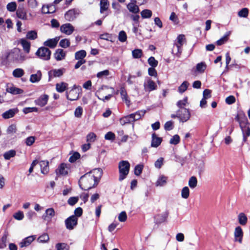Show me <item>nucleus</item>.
Instances as JSON below:
<instances>
[{
	"label": "nucleus",
	"instance_id": "47",
	"mask_svg": "<svg viewBox=\"0 0 250 250\" xmlns=\"http://www.w3.org/2000/svg\"><path fill=\"white\" fill-rule=\"evenodd\" d=\"M188 104V98L185 97L183 100L179 101L177 103V105L179 108V109L185 108L184 107V106H186Z\"/></svg>",
	"mask_w": 250,
	"mask_h": 250
},
{
	"label": "nucleus",
	"instance_id": "61",
	"mask_svg": "<svg viewBox=\"0 0 250 250\" xmlns=\"http://www.w3.org/2000/svg\"><path fill=\"white\" fill-rule=\"evenodd\" d=\"M118 219L121 222H125L127 219V215L125 211H122L118 216Z\"/></svg>",
	"mask_w": 250,
	"mask_h": 250
},
{
	"label": "nucleus",
	"instance_id": "56",
	"mask_svg": "<svg viewBox=\"0 0 250 250\" xmlns=\"http://www.w3.org/2000/svg\"><path fill=\"white\" fill-rule=\"evenodd\" d=\"M143 167L144 166L143 165H137L136 166L134 169L135 174L137 176L140 175L142 172Z\"/></svg>",
	"mask_w": 250,
	"mask_h": 250
},
{
	"label": "nucleus",
	"instance_id": "20",
	"mask_svg": "<svg viewBox=\"0 0 250 250\" xmlns=\"http://www.w3.org/2000/svg\"><path fill=\"white\" fill-rule=\"evenodd\" d=\"M35 239V236L34 235L27 237L22 240L20 243V246L21 248L27 247L30 245Z\"/></svg>",
	"mask_w": 250,
	"mask_h": 250
},
{
	"label": "nucleus",
	"instance_id": "39",
	"mask_svg": "<svg viewBox=\"0 0 250 250\" xmlns=\"http://www.w3.org/2000/svg\"><path fill=\"white\" fill-rule=\"evenodd\" d=\"M24 74V70L21 68H16L12 72L13 76L15 78H21Z\"/></svg>",
	"mask_w": 250,
	"mask_h": 250
},
{
	"label": "nucleus",
	"instance_id": "15",
	"mask_svg": "<svg viewBox=\"0 0 250 250\" xmlns=\"http://www.w3.org/2000/svg\"><path fill=\"white\" fill-rule=\"evenodd\" d=\"M48 100V96L46 94L41 95L38 99L35 101L36 104L41 107L45 105Z\"/></svg>",
	"mask_w": 250,
	"mask_h": 250
},
{
	"label": "nucleus",
	"instance_id": "18",
	"mask_svg": "<svg viewBox=\"0 0 250 250\" xmlns=\"http://www.w3.org/2000/svg\"><path fill=\"white\" fill-rule=\"evenodd\" d=\"M240 128L243 133V141L246 142L247 140V138L250 136V127L249 125L240 126Z\"/></svg>",
	"mask_w": 250,
	"mask_h": 250
},
{
	"label": "nucleus",
	"instance_id": "34",
	"mask_svg": "<svg viewBox=\"0 0 250 250\" xmlns=\"http://www.w3.org/2000/svg\"><path fill=\"white\" fill-rule=\"evenodd\" d=\"M167 177L162 175L159 176L158 178L156 186L160 187H164L165 186L166 183L167 182Z\"/></svg>",
	"mask_w": 250,
	"mask_h": 250
},
{
	"label": "nucleus",
	"instance_id": "49",
	"mask_svg": "<svg viewBox=\"0 0 250 250\" xmlns=\"http://www.w3.org/2000/svg\"><path fill=\"white\" fill-rule=\"evenodd\" d=\"M6 8L10 12H14L17 8V4L15 2H11L7 4Z\"/></svg>",
	"mask_w": 250,
	"mask_h": 250
},
{
	"label": "nucleus",
	"instance_id": "63",
	"mask_svg": "<svg viewBox=\"0 0 250 250\" xmlns=\"http://www.w3.org/2000/svg\"><path fill=\"white\" fill-rule=\"evenodd\" d=\"M197 179L195 177H191L188 181V184L190 188H194L196 186Z\"/></svg>",
	"mask_w": 250,
	"mask_h": 250
},
{
	"label": "nucleus",
	"instance_id": "32",
	"mask_svg": "<svg viewBox=\"0 0 250 250\" xmlns=\"http://www.w3.org/2000/svg\"><path fill=\"white\" fill-rule=\"evenodd\" d=\"M127 8L130 12L135 14H137L139 12L138 6L134 2L128 3L127 5Z\"/></svg>",
	"mask_w": 250,
	"mask_h": 250
},
{
	"label": "nucleus",
	"instance_id": "33",
	"mask_svg": "<svg viewBox=\"0 0 250 250\" xmlns=\"http://www.w3.org/2000/svg\"><path fill=\"white\" fill-rule=\"evenodd\" d=\"M68 84L64 82L57 83L56 84V90L60 93L64 92L67 88Z\"/></svg>",
	"mask_w": 250,
	"mask_h": 250
},
{
	"label": "nucleus",
	"instance_id": "26",
	"mask_svg": "<svg viewBox=\"0 0 250 250\" xmlns=\"http://www.w3.org/2000/svg\"><path fill=\"white\" fill-rule=\"evenodd\" d=\"M18 111V109L16 108L10 109L2 114V116L4 119H7L11 118L15 115Z\"/></svg>",
	"mask_w": 250,
	"mask_h": 250
},
{
	"label": "nucleus",
	"instance_id": "29",
	"mask_svg": "<svg viewBox=\"0 0 250 250\" xmlns=\"http://www.w3.org/2000/svg\"><path fill=\"white\" fill-rule=\"evenodd\" d=\"M42 74L40 70H38L36 74L30 76V81L32 83L39 82L42 78Z\"/></svg>",
	"mask_w": 250,
	"mask_h": 250
},
{
	"label": "nucleus",
	"instance_id": "62",
	"mask_svg": "<svg viewBox=\"0 0 250 250\" xmlns=\"http://www.w3.org/2000/svg\"><path fill=\"white\" fill-rule=\"evenodd\" d=\"M164 163V158L162 157L159 158L158 159H157V161H155L154 163V166L155 167L157 168H161L162 166L163 165Z\"/></svg>",
	"mask_w": 250,
	"mask_h": 250
},
{
	"label": "nucleus",
	"instance_id": "23",
	"mask_svg": "<svg viewBox=\"0 0 250 250\" xmlns=\"http://www.w3.org/2000/svg\"><path fill=\"white\" fill-rule=\"evenodd\" d=\"M120 92L123 101H125L127 106L129 107L130 104V101L128 98L126 90L122 87L120 89Z\"/></svg>",
	"mask_w": 250,
	"mask_h": 250
},
{
	"label": "nucleus",
	"instance_id": "27",
	"mask_svg": "<svg viewBox=\"0 0 250 250\" xmlns=\"http://www.w3.org/2000/svg\"><path fill=\"white\" fill-rule=\"evenodd\" d=\"M237 219L239 224L242 226H246L248 221L247 216L243 212L238 215Z\"/></svg>",
	"mask_w": 250,
	"mask_h": 250
},
{
	"label": "nucleus",
	"instance_id": "40",
	"mask_svg": "<svg viewBox=\"0 0 250 250\" xmlns=\"http://www.w3.org/2000/svg\"><path fill=\"white\" fill-rule=\"evenodd\" d=\"M26 37L27 39L34 40L38 37L37 33L34 30L28 31L26 34Z\"/></svg>",
	"mask_w": 250,
	"mask_h": 250
},
{
	"label": "nucleus",
	"instance_id": "1",
	"mask_svg": "<svg viewBox=\"0 0 250 250\" xmlns=\"http://www.w3.org/2000/svg\"><path fill=\"white\" fill-rule=\"evenodd\" d=\"M103 175V170L101 168H96L81 176L79 180L81 187H86L93 188L96 186Z\"/></svg>",
	"mask_w": 250,
	"mask_h": 250
},
{
	"label": "nucleus",
	"instance_id": "46",
	"mask_svg": "<svg viewBox=\"0 0 250 250\" xmlns=\"http://www.w3.org/2000/svg\"><path fill=\"white\" fill-rule=\"evenodd\" d=\"M96 139V135L93 132H90L86 136V141L89 143L94 142Z\"/></svg>",
	"mask_w": 250,
	"mask_h": 250
},
{
	"label": "nucleus",
	"instance_id": "57",
	"mask_svg": "<svg viewBox=\"0 0 250 250\" xmlns=\"http://www.w3.org/2000/svg\"><path fill=\"white\" fill-rule=\"evenodd\" d=\"M112 35L110 34L109 33H105L101 34L100 36V39H101L102 40H106V41H111V42H112Z\"/></svg>",
	"mask_w": 250,
	"mask_h": 250
},
{
	"label": "nucleus",
	"instance_id": "37",
	"mask_svg": "<svg viewBox=\"0 0 250 250\" xmlns=\"http://www.w3.org/2000/svg\"><path fill=\"white\" fill-rule=\"evenodd\" d=\"M133 122L132 121V117L130 116V114L125 116L120 120V123L121 125H124L125 124H129Z\"/></svg>",
	"mask_w": 250,
	"mask_h": 250
},
{
	"label": "nucleus",
	"instance_id": "13",
	"mask_svg": "<svg viewBox=\"0 0 250 250\" xmlns=\"http://www.w3.org/2000/svg\"><path fill=\"white\" fill-rule=\"evenodd\" d=\"M73 87L68 92L66 93V98L70 101H75L79 98V94L76 90V85H74Z\"/></svg>",
	"mask_w": 250,
	"mask_h": 250
},
{
	"label": "nucleus",
	"instance_id": "2",
	"mask_svg": "<svg viewBox=\"0 0 250 250\" xmlns=\"http://www.w3.org/2000/svg\"><path fill=\"white\" fill-rule=\"evenodd\" d=\"M185 42L186 39L184 35L181 34L178 36L174 43L171 51L172 53L179 57L182 52V46Z\"/></svg>",
	"mask_w": 250,
	"mask_h": 250
},
{
	"label": "nucleus",
	"instance_id": "36",
	"mask_svg": "<svg viewBox=\"0 0 250 250\" xmlns=\"http://www.w3.org/2000/svg\"><path fill=\"white\" fill-rule=\"evenodd\" d=\"M86 52L84 50H81L75 53V58L77 60H84L83 58L85 57Z\"/></svg>",
	"mask_w": 250,
	"mask_h": 250
},
{
	"label": "nucleus",
	"instance_id": "3",
	"mask_svg": "<svg viewBox=\"0 0 250 250\" xmlns=\"http://www.w3.org/2000/svg\"><path fill=\"white\" fill-rule=\"evenodd\" d=\"M119 171V181L125 179L128 175L130 169V164L127 161H121L118 165Z\"/></svg>",
	"mask_w": 250,
	"mask_h": 250
},
{
	"label": "nucleus",
	"instance_id": "43",
	"mask_svg": "<svg viewBox=\"0 0 250 250\" xmlns=\"http://www.w3.org/2000/svg\"><path fill=\"white\" fill-rule=\"evenodd\" d=\"M189 83L187 81H184L178 87V91L179 93H182L184 92L188 88Z\"/></svg>",
	"mask_w": 250,
	"mask_h": 250
},
{
	"label": "nucleus",
	"instance_id": "11",
	"mask_svg": "<svg viewBox=\"0 0 250 250\" xmlns=\"http://www.w3.org/2000/svg\"><path fill=\"white\" fill-rule=\"evenodd\" d=\"M60 30L62 33L70 35L74 32V27L71 24L67 23L61 26Z\"/></svg>",
	"mask_w": 250,
	"mask_h": 250
},
{
	"label": "nucleus",
	"instance_id": "7",
	"mask_svg": "<svg viewBox=\"0 0 250 250\" xmlns=\"http://www.w3.org/2000/svg\"><path fill=\"white\" fill-rule=\"evenodd\" d=\"M78 218L74 215H71L65 220V225L67 229H73L77 225Z\"/></svg>",
	"mask_w": 250,
	"mask_h": 250
},
{
	"label": "nucleus",
	"instance_id": "22",
	"mask_svg": "<svg viewBox=\"0 0 250 250\" xmlns=\"http://www.w3.org/2000/svg\"><path fill=\"white\" fill-rule=\"evenodd\" d=\"M59 40V37H56L53 39H49L44 42L43 44L44 46H48L51 48H54L57 45Z\"/></svg>",
	"mask_w": 250,
	"mask_h": 250
},
{
	"label": "nucleus",
	"instance_id": "38",
	"mask_svg": "<svg viewBox=\"0 0 250 250\" xmlns=\"http://www.w3.org/2000/svg\"><path fill=\"white\" fill-rule=\"evenodd\" d=\"M109 6L108 0H101L100 1V12L103 13L104 11L107 10Z\"/></svg>",
	"mask_w": 250,
	"mask_h": 250
},
{
	"label": "nucleus",
	"instance_id": "5",
	"mask_svg": "<svg viewBox=\"0 0 250 250\" xmlns=\"http://www.w3.org/2000/svg\"><path fill=\"white\" fill-rule=\"evenodd\" d=\"M144 88L146 92H150L157 88L156 83L149 77H146L144 83Z\"/></svg>",
	"mask_w": 250,
	"mask_h": 250
},
{
	"label": "nucleus",
	"instance_id": "14",
	"mask_svg": "<svg viewBox=\"0 0 250 250\" xmlns=\"http://www.w3.org/2000/svg\"><path fill=\"white\" fill-rule=\"evenodd\" d=\"M13 61L18 63H21L26 60L25 56L20 51L12 54Z\"/></svg>",
	"mask_w": 250,
	"mask_h": 250
},
{
	"label": "nucleus",
	"instance_id": "55",
	"mask_svg": "<svg viewBox=\"0 0 250 250\" xmlns=\"http://www.w3.org/2000/svg\"><path fill=\"white\" fill-rule=\"evenodd\" d=\"M167 217V214H162V215H157V216H156L155 217V219L157 222V223H162L163 222H164L165 221V220H166V218Z\"/></svg>",
	"mask_w": 250,
	"mask_h": 250
},
{
	"label": "nucleus",
	"instance_id": "45",
	"mask_svg": "<svg viewBox=\"0 0 250 250\" xmlns=\"http://www.w3.org/2000/svg\"><path fill=\"white\" fill-rule=\"evenodd\" d=\"M141 16L143 18H149L152 16V12L148 9H145L141 12Z\"/></svg>",
	"mask_w": 250,
	"mask_h": 250
},
{
	"label": "nucleus",
	"instance_id": "50",
	"mask_svg": "<svg viewBox=\"0 0 250 250\" xmlns=\"http://www.w3.org/2000/svg\"><path fill=\"white\" fill-rule=\"evenodd\" d=\"M249 14V9L247 8L242 9L238 13V15L240 17L247 18Z\"/></svg>",
	"mask_w": 250,
	"mask_h": 250
},
{
	"label": "nucleus",
	"instance_id": "21",
	"mask_svg": "<svg viewBox=\"0 0 250 250\" xmlns=\"http://www.w3.org/2000/svg\"><path fill=\"white\" fill-rule=\"evenodd\" d=\"M55 216V211L53 208H49L45 210V214L42 215V218L44 220L50 221Z\"/></svg>",
	"mask_w": 250,
	"mask_h": 250
},
{
	"label": "nucleus",
	"instance_id": "16",
	"mask_svg": "<svg viewBox=\"0 0 250 250\" xmlns=\"http://www.w3.org/2000/svg\"><path fill=\"white\" fill-rule=\"evenodd\" d=\"M6 91L14 95L21 94L23 92L22 89L17 88L12 84L7 85L6 88Z\"/></svg>",
	"mask_w": 250,
	"mask_h": 250
},
{
	"label": "nucleus",
	"instance_id": "52",
	"mask_svg": "<svg viewBox=\"0 0 250 250\" xmlns=\"http://www.w3.org/2000/svg\"><path fill=\"white\" fill-rule=\"evenodd\" d=\"M49 239V236L46 233H44L41 235L38 239V241L40 243L47 242Z\"/></svg>",
	"mask_w": 250,
	"mask_h": 250
},
{
	"label": "nucleus",
	"instance_id": "31",
	"mask_svg": "<svg viewBox=\"0 0 250 250\" xmlns=\"http://www.w3.org/2000/svg\"><path fill=\"white\" fill-rule=\"evenodd\" d=\"M63 73V69H53L48 72L49 76L51 77H58L62 75Z\"/></svg>",
	"mask_w": 250,
	"mask_h": 250
},
{
	"label": "nucleus",
	"instance_id": "19",
	"mask_svg": "<svg viewBox=\"0 0 250 250\" xmlns=\"http://www.w3.org/2000/svg\"><path fill=\"white\" fill-rule=\"evenodd\" d=\"M65 56L66 52L62 49H57L54 53V57L58 61L64 59Z\"/></svg>",
	"mask_w": 250,
	"mask_h": 250
},
{
	"label": "nucleus",
	"instance_id": "58",
	"mask_svg": "<svg viewBox=\"0 0 250 250\" xmlns=\"http://www.w3.org/2000/svg\"><path fill=\"white\" fill-rule=\"evenodd\" d=\"M38 109L36 107H25L23 109L22 111L24 114H28L33 112H38Z\"/></svg>",
	"mask_w": 250,
	"mask_h": 250
},
{
	"label": "nucleus",
	"instance_id": "64",
	"mask_svg": "<svg viewBox=\"0 0 250 250\" xmlns=\"http://www.w3.org/2000/svg\"><path fill=\"white\" fill-rule=\"evenodd\" d=\"M80 157V154L78 152H75L69 159V161L71 163L75 162Z\"/></svg>",
	"mask_w": 250,
	"mask_h": 250
},
{
	"label": "nucleus",
	"instance_id": "42",
	"mask_svg": "<svg viewBox=\"0 0 250 250\" xmlns=\"http://www.w3.org/2000/svg\"><path fill=\"white\" fill-rule=\"evenodd\" d=\"M230 32H227L225 36L218 40L216 42L218 45H221L226 42L228 40V37L230 35Z\"/></svg>",
	"mask_w": 250,
	"mask_h": 250
},
{
	"label": "nucleus",
	"instance_id": "51",
	"mask_svg": "<svg viewBox=\"0 0 250 250\" xmlns=\"http://www.w3.org/2000/svg\"><path fill=\"white\" fill-rule=\"evenodd\" d=\"M56 248L57 250H68V246L64 243H58L56 245Z\"/></svg>",
	"mask_w": 250,
	"mask_h": 250
},
{
	"label": "nucleus",
	"instance_id": "10",
	"mask_svg": "<svg viewBox=\"0 0 250 250\" xmlns=\"http://www.w3.org/2000/svg\"><path fill=\"white\" fill-rule=\"evenodd\" d=\"M235 120L239 123L240 127L250 124L247 116L243 112H239Z\"/></svg>",
	"mask_w": 250,
	"mask_h": 250
},
{
	"label": "nucleus",
	"instance_id": "53",
	"mask_svg": "<svg viewBox=\"0 0 250 250\" xmlns=\"http://www.w3.org/2000/svg\"><path fill=\"white\" fill-rule=\"evenodd\" d=\"M180 138L178 135H174L170 140L169 143L172 145H177L180 142Z\"/></svg>",
	"mask_w": 250,
	"mask_h": 250
},
{
	"label": "nucleus",
	"instance_id": "41",
	"mask_svg": "<svg viewBox=\"0 0 250 250\" xmlns=\"http://www.w3.org/2000/svg\"><path fill=\"white\" fill-rule=\"evenodd\" d=\"M16 151L14 150H10L5 152L3 157L5 160H9L10 158L14 157L16 155Z\"/></svg>",
	"mask_w": 250,
	"mask_h": 250
},
{
	"label": "nucleus",
	"instance_id": "30",
	"mask_svg": "<svg viewBox=\"0 0 250 250\" xmlns=\"http://www.w3.org/2000/svg\"><path fill=\"white\" fill-rule=\"evenodd\" d=\"M145 113V110H139L135 113L131 114L130 116L132 117V122H134L141 119L142 116H144Z\"/></svg>",
	"mask_w": 250,
	"mask_h": 250
},
{
	"label": "nucleus",
	"instance_id": "6",
	"mask_svg": "<svg viewBox=\"0 0 250 250\" xmlns=\"http://www.w3.org/2000/svg\"><path fill=\"white\" fill-rule=\"evenodd\" d=\"M179 114V119L181 122H186L188 121L190 117L189 110L187 108H181L178 110Z\"/></svg>",
	"mask_w": 250,
	"mask_h": 250
},
{
	"label": "nucleus",
	"instance_id": "60",
	"mask_svg": "<svg viewBox=\"0 0 250 250\" xmlns=\"http://www.w3.org/2000/svg\"><path fill=\"white\" fill-rule=\"evenodd\" d=\"M13 217L17 220H21L24 218V214L23 212L19 211L13 215Z\"/></svg>",
	"mask_w": 250,
	"mask_h": 250
},
{
	"label": "nucleus",
	"instance_id": "12",
	"mask_svg": "<svg viewBox=\"0 0 250 250\" xmlns=\"http://www.w3.org/2000/svg\"><path fill=\"white\" fill-rule=\"evenodd\" d=\"M79 15V12L75 9H70L64 15L65 19L69 21H73Z\"/></svg>",
	"mask_w": 250,
	"mask_h": 250
},
{
	"label": "nucleus",
	"instance_id": "44",
	"mask_svg": "<svg viewBox=\"0 0 250 250\" xmlns=\"http://www.w3.org/2000/svg\"><path fill=\"white\" fill-rule=\"evenodd\" d=\"M70 45V41L67 39H64L61 40L59 42V45L62 48H66Z\"/></svg>",
	"mask_w": 250,
	"mask_h": 250
},
{
	"label": "nucleus",
	"instance_id": "48",
	"mask_svg": "<svg viewBox=\"0 0 250 250\" xmlns=\"http://www.w3.org/2000/svg\"><path fill=\"white\" fill-rule=\"evenodd\" d=\"M127 35L124 31H121L118 35V40L120 42H124L126 41Z\"/></svg>",
	"mask_w": 250,
	"mask_h": 250
},
{
	"label": "nucleus",
	"instance_id": "25",
	"mask_svg": "<svg viewBox=\"0 0 250 250\" xmlns=\"http://www.w3.org/2000/svg\"><path fill=\"white\" fill-rule=\"evenodd\" d=\"M17 17L21 20H27L26 12L23 7H19L16 11Z\"/></svg>",
	"mask_w": 250,
	"mask_h": 250
},
{
	"label": "nucleus",
	"instance_id": "17",
	"mask_svg": "<svg viewBox=\"0 0 250 250\" xmlns=\"http://www.w3.org/2000/svg\"><path fill=\"white\" fill-rule=\"evenodd\" d=\"M38 163L41 167V172L43 174H47L49 170L48 161H39Z\"/></svg>",
	"mask_w": 250,
	"mask_h": 250
},
{
	"label": "nucleus",
	"instance_id": "4",
	"mask_svg": "<svg viewBox=\"0 0 250 250\" xmlns=\"http://www.w3.org/2000/svg\"><path fill=\"white\" fill-rule=\"evenodd\" d=\"M51 51L45 47L39 48L36 53V55L40 59L48 61L50 59Z\"/></svg>",
	"mask_w": 250,
	"mask_h": 250
},
{
	"label": "nucleus",
	"instance_id": "54",
	"mask_svg": "<svg viewBox=\"0 0 250 250\" xmlns=\"http://www.w3.org/2000/svg\"><path fill=\"white\" fill-rule=\"evenodd\" d=\"M132 54L134 58H140L142 55V51L141 49H136L132 51Z\"/></svg>",
	"mask_w": 250,
	"mask_h": 250
},
{
	"label": "nucleus",
	"instance_id": "59",
	"mask_svg": "<svg viewBox=\"0 0 250 250\" xmlns=\"http://www.w3.org/2000/svg\"><path fill=\"white\" fill-rule=\"evenodd\" d=\"M148 62L152 67H156L158 63V61L153 57H151L148 59Z\"/></svg>",
	"mask_w": 250,
	"mask_h": 250
},
{
	"label": "nucleus",
	"instance_id": "9",
	"mask_svg": "<svg viewBox=\"0 0 250 250\" xmlns=\"http://www.w3.org/2000/svg\"><path fill=\"white\" fill-rule=\"evenodd\" d=\"M243 229L240 226L236 227L234 230V241L242 244L243 238Z\"/></svg>",
	"mask_w": 250,
	"mask_h": 250
},
{
	"label": "nucleus",
	"instance_id": "35",
	"mask_svg": "<svg viewBox=\"0 0 250 250\" xmlns=\"http://www.w3.org/2000/svg\"><path fill=\"white\" fill-rule=\"evenodd\" d=\"M207 68V65L205 62L198 63L196 66V71L199 73H203Z\"/></svg>",
	"mask_w": 250,
	"mask_h": 250
},
{
	"label": "nucleus",
	"instance_id": "8",
	"mask_svg": "<svg viewBox=\"0 0 250 250\" xmlns=\"http://www.w3.org/2000/svg\"><path fill=\"white\" fill-rule=\"evenodd\" d=\"M70 164L65 163L61 164L56 170L57 175H66L70 172Z\"/></svg>",
	"mask_w": 250,
	"mask_h": 250
},
{
	"label": "nucleus",
	"instance_id": "28",
	"mask_svg": "<svg viewBox=\"0 0 250 250\" xmlns=\"http://www.w3.org/2000/svg\"><path fill=\"white\" fill-rule=\"evenodd\" d=\"M19 42L22 45L24 51L26 53H29L30 50V43L24 39H20Z\"/></svg>",
	"mask_w": 250,
	"mask_h": 250
},
{
	"label": "nucleus",
	"instance_id": "24",
	"mask_svg": "<svg viewBox=\"0 0 250 250\" xmlns=\"http://www.w3.org/2000/svg\"><path fill=\"white\" fill-rule=\"evenodd\" d=\"M162 141V139L156 136L155 133L152 135V141L151 146L153 147H157L159 146Z\"/></svg>",
	"mask_w": 250,
	"mask_h": 250
}]
</instances>
